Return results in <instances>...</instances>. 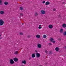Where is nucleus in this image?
<instances>
[{"instance_id": "obj_1", "label": "nucleus", "mask_w": 66, "mask_h": 66, "mask_svg": "<svg viewBox=\"0 0 66 66\" xmlns=\"http://www.w3.org/2000/svg\"><path fill=\"white\" fill-rule=\"evenodd\" d=\"M4 24V21L2 19L0 20V26H2Z\"/></svg>"}, {"instance_id": "obj_2", "label": "nucleus", "mask_w": 66, "mask_h": 66, "mask_svg": "<svg viewBox=\"0 0 66 66\" xmlns=\"http://www.w3.org/2000/svg\"><path fill=\"white\" fill-rule=\"evenodd\" d=\"M36 57H40V54L38 53H37L36 54Z\"/></svg>"}, {"instance_id": "obj_3", "label": "nucleus", "mask_w": 66, "mask_h": 66, "mask_svg": "<svg viewBox=\"0 0 66 66\" xmlns=\"http://www.w3.org/2000/svg\"><path fill=\"white\" fill-rule=\"evenodd\" d=\"M4 13V11H0V14L1 15H3Z\"/></svg>"}, {"instance_id": "obj_4", "label": "nucleus", "mask_w": 66, "mask_h": 66, "mask_svg": "<svg viewBox=\"0 0 66 66\" xmlns=\"http://www.w3.org/2000/svg\"><path fill=\"white\" fill-rule=\"evenodd\" d=\"M10 64H13L14 63V62L13 61V60L12 59H11L10 61Z\"/></svg>"}, {"instance_id": "obj_5", "label": "nucleus", "mask_w": 66, "mask_h": 66, "mask_svg": "<svg viewBox=\"0 0 66 66\" xmlns=\"http://www.w3.org/2000/svg\"><path fill=\"white\" fill-rule=\"evenodd\" d=\"M37 47L38 48H40L42 47V45L39 44H38L37 45Z\"/></svg>"}, {"instance_id": "obj_6", "label": "nucleus", "mask_w": 66, "mask_h": 66, "mask_svg": "<svg viewBox=\"0 0 66 66\" xmlns=\"http://www.w3.org/2000/svg\"><path fill=\"white\" fill-rule=\"evenodd\" d=\"M55 50L57 52H58L60 50V48L58 47H56L55 48Z\"/></svg>"}, {"instance_id": "obj_7", "label": "nucleus", "mask_w": 66, "mask_h": 66, "mask_svg": "<svg viewBox=\"0 0 66 66\" xmlns=\"http://www.w3.org/2000/svg\"><path fill=\"white\" fill-rule=\"evenodd\" d=\"M48 28L50 29H52L53 28V26L51 24H50L48 26Z\"/></svg>"}, {"instance_id": "obj_8", "label": "nucleus", "mask_w": 66, "mask_h": 66, "mask_svg": "<svg viewBox=\"0 0 66 66\" xmlns=\"http://www.w3.org/2000/svg\"><path fill=\"white\" fill-rule=\"evenodd\" d=\"M41 13L42 14H45V11L44 10H42L41 11Z\"/></svg>"}, {"instance_id": "obj_9", "label": "nucleus", "mask_w": 66, "mask_h": 66, "mask_svg": "<svg viewBox=\"0 0 66 66\" xmlns=\"http://www.w3.org/2000/svg\"><path fill=\"white\" fill-rule=\"evenodd\" d=\"M13 60L15 62H17L18 60V59L17 58L15 57L14 58Z\"/></svg>"}, {"instance_id": "obj_10", "label": "nucleus", "mask_w": 66, "mask_h": 66, "mask_svg": "<svg viewBox=\"0 0 66 66\" xmlns=\"http://www.w3.org/2000/svg\"><path fill=\"white\" fill-rule=\"evenodd\" d=\"M62 27L63 28H66V24L65 23H64L62 25Z\"/></svg>"}, {"instance_id": "obj_11", "label": "nucleus", "mask_w": 66, "mask_h": 66, "mask_svg": "<svg viewBox=\"0 0 66 66\" xmlns=\"http://www.w3.org/2000/svg\"><path fill=\"white\" fill-rule=\"evenodd\" d=\"M46 5H49V4H50V2L48 1L46 3Z\"/></svg>"}, {"instance_id": "obj_12", "label": "nucleus", "mask_w": 66, "mask_h": 66, "mask_svg": "<svg viewBox=\"0 0 66 66\" xmlns=\"http://www.w3.org/2000/svg\"><path fill=\"white\" fill-rule=\"evenodd\" d=\"M40 35H36V37L38 38H40Z\"/></svg>"}, {"instance_id": "obj_13", "label": "nucleus", "mask_w": 66, "mask_h": 66, "mask_svg": "<svg viewBox=\"0 0 66 66\" xmlns=\"http://www.w3.org/2000/svg\"><path fill=\"white\" fill-rule=\"evenodd\" d=\"M2 2V0H0V5H2L3 4V3Z\"/></svg>"}, {"instance_id": "obj_14", "label": "nucleus", "mask_w": 66, "mask_h": 66, "mask_svg": "<svg viewBox=\"0 0 66 66\" xmlns=\"http://www.w3.org/2000/svg\"><path fill=\"white\" fill-rule=\"evenodd\" d=\"M4 4L6 5H7L8 4V2H5L4 3Z\"/></svg>"}, {"instance_id": "obj_15", "label": "nucleus", "mask_w": 66, "mask_h": 66, "mask_svg": "<svg viewBox=\"0 0 66 66\" xmlns=\"http://www.w3.org/2000/svg\"><path fill=\"white\" fill-rule=\"evenodd\" d=\"M50 40L51 42H52L53 41V40H54V39H53L52 38H51Z\"/></svg>"}, {"instance_id": "obj_16", "label": "nucleus", "mask_w": 66, "mask_h": 66, "mask_svg": "<svg viewBox=\"0 0 66 66\" xmlns=\"http://www.w3.org/2000/svg\"><path fill=\"white\" fill-rule=\"evenodd\" d=\"M63 31V29L62 28L61 29L60 31V32L61 33H62Z\"/></svg>"}, {"instance_id": "obj_17", "label": "nucleus", "mask_w": 66, "mask_h": 66, "mask_svg": "<svg viewBox=\"0 0 66 66\" xmlns=\"http://www.w3.org/2000/svg\"><path fill=\"white\" fill-rule=\"evenodd\" d=\"M32 57H35V54L34 53L32 55Z\"/></svg>"}, {"instance_id": "obj_18", "label": "nucleus", "mask_w": 66, "mask_h": 66, "mask_svg": "<svg viewBox=\"0 0 66 66\" xmlns=\"http://www.w3.org/2000/svg\"><path fill=\"white\" fill-rule=\"evenodd\" d=\"M46 37H47V36H46V35H44L43 36V38H46Z\"/></svg>"}, {"instance_id": "obj_19", "label": "nucleus", "mask_w": 66, "mask_h": 66, "mask_svg": "<svg viewBox=\"0 0 66 66\" xmlns=\"http://www.w3.org/2000/svg\"><path fill=\"white\" fill-rule=\"evenodd\" d=\"M14 54H18V51H16L14 53Z\"/></svg>"}, {"instance_id": "obj_20", "label": "nucleus", "mask_w": 66, "mask_h": 66, "mask_svg": "<svg viewBox=\"0 0 66 66\" xmlns=\"http://www.w3.org/2000/svg\"><path fill=\"white\" fill-rule=\"evenodd\" d=\"M22 63L24 64H26V61H24L22 62Z\"/></svg>"}, {"instance_id": "obj_21", "label": "nucleus", "mask_w": 66, "mask_h": 66, "mask_svg": "<svg viewBox=\"0 0 66 66\" xmlns=\"http://www.w3.org/2000/svg\"><path fill=\"white\" fill-rule=\"evenodd\" d=\"M63 35H66V31H64V32L63 33Z\"/></svg>"}, {"instance_id": "obj_22", "label": "nucleus", "mask_w": 66, "mask_h": 66, "mask_svg": "<svg viewBox=\"0 0 66 66\" xmlns=\"http://www.w3.org/2000/svg\"><path fill=\"white\" fill-rule=\"evenodd\" d=\"M38 13L37 12H36L35 13V15L36 16H37L38 15Z\"/></svg>"}, {"instance_id": "obj_23", "label": "nucleus", "mask_w": 66, "mask_h": 66, "mask_svg": "<svg viewBox=\"0 0 66 66\" xmlns=\"http://www.w3.org/2000/svg\"><path fill=\"white\" fill-rule=\"evenodd\" d=\"M20 9L21 11H22V10H23V8H22V7H20Z\"/></svg>"}, {"instance_id": "obj_24", "label": "nucleus", "mask_w": 66, "mask_h": 66, "mask_svg": "<svg viewBox=\"0 0 66 66\" xmlns=\"http://www.w3.org/2000/svg\"><path fill=\"white\" fill-rule=\"evenodd\" d=\"M23 34L22 32H20V35H22Z\"/></svg>"}, {"instance_id": "obj_25", "label": "nucleus", "mask_w": 66, "mask_h": 66, "mask_svg": "<svg viewBox=\"0 0 66 66\" xmlns=\"http://www.w3.org/2000/svg\"><path fill=\"white\" fill-rule=\"evenodd\" d=\"M42 28V27H38V28L39 29H41V28Z\"/></svg>"}, {"instance_id": "obj_26", "label": "nucleus", "mask_w": 66, "mask_h": 66, "mask_svg": "<svg viewBox=\"0 0 66 66\" xmlns=\"http://www.w3.org/2000/svg\"><path fill=\"white\" fill-rule=\"evenodd\" d=\"M58 17H59V18H61V16L60 15H59L58 16Z\"/></svg>"}, {"instance_id": "obj_27", "label": "nucleus", "mask_w": 66, "mask_h": 66, "mask_svg": "<svg viewBox=\"0 0 66 66\" xmlns=\"http://www.w3.org/2000/svg\"><path fill=\"white\" fill-rule=\"evenodd\" d=\"M52 42V43H53V44H55V41H53Z\"/></svg>"}, {"instance_id": "obj_28", "label": "nucleus", "mask_w": 66, "mask_h": 66, "mask_svg": "<svg viewBox=\"0 0 66 66\" xmlns=\"http://www.w3.org/2000/svg\"><path fill=\"white\" fill-rule=\"evenodd\" d=\"M49 54H52V53L50 51L49 52Z\"/></svg>"}, {"instance_id": "obj_29", "label": "nucleus", "mask_w": 66, "mask_h": 66, "mask_svg": "<svg viewBox=\"0 0 66 66\" xmlns=\"http://www.w3.org/2000/svg\"><path fill=\"white\" fill-rule=\"evenodd\" d=\"M49 45H50V46H51V45H52V44H51V43H49L48 44Z\"/></svg>"}, {"instance_id": "obj_30", "label": "nucleus", "mask_w": 66, "mask_h": 66, "mask_svg": "<svg viewBox=\"0 0 66 66\" xmlns=\"http://www.w3.org/2000/svg\"><path fill=\"white\" fill-rule=\"evenodd\" d=\"M22 15H23V14L21 13L20 14V15L21 16H22Z\"/></svg>"}, {"instance_id": "obj_31", "label": "nucleus", "mask_w": 66, "mask_h": 66, "mask_svg": "<svg viewBox=\"0 0 66 66\" xmlns=\"http://www.w3.org/2000/svg\"><path fill=\"white\" fill-rule=\"evenodd\" d=\"M45 53H47V52H48V51H47V50H46L45 51Z\"/></svg>"}, {"instance_id": "obj_32", "label": "nucleus", "mask_w": 66, "mask_h": 66, "mask_svg": "<svg viewBox=\"0 0 66 66\" xmlns=\"http://www.w3.org/2000/svg\"><path fill=\"white\" fill-rule=\"evenodd\" d=\"M43 3H45V1H43Z\"/></svg>"}, {"instance_id": "obj_33", "label": "nucleus", "mask_w": 66, "mask_h": 66, "mask_svg": "<svg viewBox=\"0 0 66 66\" xmlns=\"http://www.w3.org/2000/svg\"><path fill=\"white\" fill-rule=\"evenodd\" d=\"M53 11H55V9L54 8L53 9Z\"/></svg>"}, {"instance_id": "obj_34", "label": "nucleus", "mask_w": 66, "mask_h": 66, "mask_svg": "<svg viewBox=\"0 0 66 66\" xmlns=\"http://www.w3.org/2000/svg\"><path fill=\"white\" fill-rule=\"evenodd\" d=\"M35 52H37V50H35Z\"/></svg>"}, {"instance_id": "obj_35", "label": "nucleus", "mask_w": 66, "mask_h": 66, "mask_svg": "<svg viewBox=\"0 0 66 66\" xmlns=\"http://www.w3.org/2000/svg\"><path fill=\"white\" fill-rule=\"evenodd\" d=\"M41 26H42V25H39V27H41Z\"/></svg>"}, {"instance_id": "obj_36", "label": "nucleus", "mask_w": 66, "mask_h": 66, "mask_svg": "<svg viewBox=\"0 0 66 66\" xmlns=\"http://www.w3.org/2000/svg\"><path fill=\"white\" fill-rule=\"evenodd\" d=\"M58 39H59V40H61V39L60 38H59Z\"/></svg>"}, {"instance_id": "obj_37", "label": "nucleus", "mask_w": 66, "mask_h": 66, "mask_svg": "<svg viewBox=\"0 0 66 66\" xmlns=\"http://www.w3.org/2000/svg\"><path fill=\"white\" fill-rule=\"evenodd\" d=\"M29 60H31V57H30L29 59Z\"/></svg>"}, {"instance_id": "obj_38", "label": "nucleus", "mask_w": 66, "mask_h": 66, "mask_svg": "<svg viewBox=\"0 0 66 66\" xmlns=\"http://www.w3.org/2000/svg\"><path fill=\"white\" fill-rule=\"evenodd\" d=\"M64 3H64V2H63V4H64Z\"/></svg>"}, {"instance_id": "obj_39", "label": "nucleus", "mask_w": 66, "mask_h": 66, "mask_svg": "<svg viewBox=\"0 0 66 66\" xmlns=\"http://www.w3.org/2000/svg\"><path fill=\"white\" fill-rule=\"evenodd\" d=\"M22 24L23 26V23H22Z\"/></svg>"}, {"instance_id": "obj_40", "label": "nucleus", "mask_w": 66, "mask_h": 66, "mask_svg": "<svg viewBox=\"0 0 66 66\" xmlns=\"http://www.w3.org/2000/svg\"><path fill=\"white\" fill-rule=\"evenodd\" d=\"M0 36H1V35H0Z\"/></svg>"}, {"instance_id": "obj_41", "label": "nucleus", "mask_w": 66, "mask_h": 66, "mask_svg": "<svg viewBox=\"0 0 66 66\" xmlns=\"http://www.w3.org/2000/svg\"><path fill=\"white\" fill-rule=\"evenodd\" d=\"M28 37H29V36H28Z\"/></svg>"}]
</instances>
